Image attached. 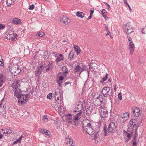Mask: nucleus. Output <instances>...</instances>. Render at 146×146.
<instances>
[{"instance_id": "obj_47", "label": "nucleus", "mask_w": 146, "mask_h": 146, "mask_svg": "<svg viewBox=\"0 0 146 146\" xmlns=\"http://www.w3.org/2000/svg\"><path fill=\"white\" fill-rule=\"evenodd\" d=\"M23 95L24 96H22V98H20L21 99H22L23 100H24V101H25V104H26V102H27V99H26L25 98V94H23Z\"/></svg>"}, {"instance_id": "obj_8", "label": "nucleus", "mask_w": 146, "mask_h": 146, "mask_svg": "<svg viewBox=\"0 0 146 146\" xmlns=\"http://www.w3.org/2000/svg\"><path fill=\"white\" fill-rule=\"evenodd\" d=\"M60 21L66 25H69L71 22L70 19L66 16H63L60 20Z\"/></svg>"}, {"instance_id": "obj_38", "label": "nucleus", "mask_w": 146, "mask_h": 146, "mask_svg": "<svg viewBox=\"0 0 146 146\" xmlns=\"http://www.w3.org/2000/svg\"><path fill=\"white\" fill-rule=\"evenodd\" d=\"M129 113L128 112L125 113H124L123 116L122 117V118L123 119L124 118H127L129 116Z\"/></svg>"}, {"instance_id": "obj_59", "label": "nucleus", "mask_w": 146, "mask_h": 146, "mask_svg": "<svg viewBox=\"0 0 146 146\" xmlns=\"http://www.w3.org/2000/svg\"><path fill=\"white\" fill-rule=\"evenodd\" d=\"M44 134L46 135H47V136H49L50 135V133L48 130H46Z\"/></svg>"}, {"instance_id": "obj_20", "label": "nucleus", "mask_w": 146, "mask_h": 146, "mask_svg": "<svg viewBox=\"0 0 146 146\" xmlns=\"http://www.w3.org/2000/svg\"><path fill=\"white\" fill-rule=\"evenodd\" d=\"M104 126L103 127V130L102 131V133L104 135V136H108V133L107 130V126L106 124L104 123Z\"/></svg>"}, {"instance_id": "obj_48", "label": "nucleus", "mask_w": 146, "mask_h": 146, "mask_svg": "<svg viewBox=\"0 0 146 146\" xmlns=\"http://www.w3.org/2000/svg\"><path fill=\"white\" fill-rule=\"evenodd\" d=\"M5 79H0V87L2 86L3 84L5 82Z\"/></svg>"}, {"instance_id": "obj_49", "label": "nucleus", "mask_w": 146, "mask_h": 146, "mask_svg": "<svg viewBox=\"0 0 146 146\" xmlns=\"http://www.w3.org/2000/svg\"><path fill=\"white\" fill-rule=\"evenodd\" d=\"M64 79V77L63 76H61L59 77V79H58V81H59L62 82H63Z\"/></svg>"}, {"instance_id": "obj_6", "label": "nucleus", "mask_w": 146, "mask_h": 146, "mask_svg": "<svg viewBox=\"0 0 146 146\" xmlns=\"http://www.w3.org/2000/svg\"><path fill=\"white\" fill-rule=\"evenodd\" d=\"M11 72L13 73H15L14 75H18L21 72L20 68L17 66V67L13 66L11 69Z\"/></svg>"}, {"instance_id": "obj_29", "label": "nucleus", "mask_w": 146, "mask_h": 146, "mask_svg": "<svg viewBox=\"0 0 146 146\" xmlns=\"http://www.w3.org/2000/svg\"><path fill=\"white\" fill-rule=\"evenodd\" d=\"M131 125L129 124L128 125V128L127 130V131L131 133V134H133V127H132Z\"/></svg>"}, {"instance_id": "obj_17", "label": "nucleus", "mask_w": 146, "mask_h": 146, "mask_svg": "<svg viewBox=\"0 0 146 146\" xmlns=\"http://www.w3.org/2000/svg\"><path fill=\"white\" fill-rule=\"evenodd\" d=\"M102 72L105 75V76L104 75H103V77L101 80V84H103L104 83V81L107 80L108 77V76L107 73L104 70L103 72Z\"/></svg>"}, {"instance_id": "obj_25", "label": "nucleus", "mask_w": 146, "mask_h": 146, "mask_svg": "<svg viewBox=\"0 0 146 146\" xmlns=\"http://www.w3.org/2000/svg\"><path fill=\"white\" fill-rule=\"evenodd\" d=\"M75 108L78 111H80V112L81 111L83 108V104L82 102L80 103V104L76 106L75 107Z\"/></svg>"}, {"instance_id": "obj_32", "label": "nucleus", "mask_w": 146, "mask_h": 146, "mask_svg": "<svg viewBox=\"0 0 146 146\" xmlns=\"http://www.w3.org/2000/svg\"><path fill=\"white\" fill-rule=\"evenodd\" d=\"M109 97V98L110 100L111 101V102L113 100H115V99L116 96H113V93L112 92H111L110 93Z\"/></svg>"}, {"instance_id": "obj_42", "label": "nucleus", "mask_w": 146, "mask_h": 146, "mask_svg": "<svg viewBox=\"0 0 146 146\" xmlns=\"http://www.w3.org/2000/svg\"><path fill=\"white\" fill-rule=\"evenodd\" d=\"M0 58H1V55H0ZM0 66H4L3 60L2 58H1L0 60Z\"/></svg>"}, {"instance_id": "obj_40", "label": "nucleus", "mask_w": 146, "mask_h": 146, "mask_svg": "<svg viewBox=\"0 0 146 146\" xmlns=\"http://www.w3.org/2000/svg\"><path fill=\"white\" fill-rule=\"evenodd\" d=\"M81 69V67L78 65L76 66L75 68L74 72L75 73L76 72H78Z\"/></svg>"}, {"instance_id": "obj_4", "label": "nucleus", "mask_w": 146, "mask_h": 146, "mask_svg": "<svg viewBox=\"0 0 146 146\" xmlns=\"http://www.w3.org/2000/svg\"><path fill=\"white\" fill-rule=\"evenodd\" d=\"M81 114V111H80L74 116L73 119V122L75 123L76 125L78 124L79 122V118L80 119L81 118L80 116Z\"/></svg>"}, {"instance_id": "obj_19", "label": "nucleus", "mask_w": 146, "mask_h": 146, "mask_svg": "<svg viewBox=\"0 0 146 146\" xmlns=\"http://www.w3.org/2000/svg\"><path fill=\"white\" fill-rule=\"evenodd\" d=\"M44 68V66H43V65H41L40 66H38L37 69L36 70V72L39 74H40L42 72Z\"/></svg>"}, {"instance_id": "obj_5", "label": "nucleus", "mask_w": 146, "mask_h": 146, "mask_svg": "<svg viewBox=\"0 0 146 146\" xmlns=\"http://www.w3.org/2000/svg\"><path fill=\"white\" fill-rule=\"evenodd\" d=\"M92 124H94V129L98 130V131H97V133L94 134L95 137V139H97L96 137H97V134L98 133H99V131L100 130V122H97L94 123H92Z\"/></svg>"}, {"instance_id": "obj_61", "label": "nucleus", "mask_w": 146, "mask_h": 146, "mask_svg": "<svg viewBox=\"0 0 146 146\" xmlns=\"http://www.w3.org/2000/svg\"><path fill=\"white\" fill-rule=\"evenodd\" d=\"M5 27V25H0V30L3 29Z\"/></svg>"}, {"instance_id": "obj_36", "label": "nucleus", "mask_w": 146, "mask_h": 146, "mask_svg": "<svg viewBox=\"0 0 146 146\" xmlns=\"http://www.w3.org/2000/svg\"><path fill=\"white\" fill-rule=\"evenodd\" d=\"M94 105L96 107H99L100 106V100H96L95 102Z\"/></svg>"}, {"instance_id": "obj_64", "label": "nucleus", "mask_w": 146, "mask_h": 146, "mask_svg": "<svg viewBox=\"0 0 146 146\" xmlns=\"http://www.w3.org/2000/svg\"><path fill=\"white\" fill-rule=\"evenodd\" d=\"M47 116L46 115H44L43 116V118L44 120H46V121H47Z\"/></svg>"}, {"instance_id": "obj_12", "label": "nucleus", "mask_w": 146, "mask_h": 146, "mask_svg": "<svg viewBox=\"0 0 146 146\" xmlns=\"http://www.w3.org/2000/svg\"><path fill=\"white\" fill-rule=\"evenodd\" d=\"M129 124L131 125L132 127H134L136 126H138L139 127L140 125V124L138 123L137 121L135 119H131L129 122Z\"/></svg>"}, {"instance_id": "obj_14", "label": "nucleus", "mask_w": 146, "mask_h": 146, "mask_svg": "<svg viewBox=\"0 0 146 146\" xmlns=\"http://www.w3.org/2000/svg\"><path fill=\"white\" fill-rule=\"evenodd\" d=\"M140 110L137 107H135V108L133 110V113L134 115L136 117H139L140 114Z\"/></svg>"}, {"instance_id": "obj_31", "label": "nucleus", "mask_w": 146, "mask_h": 146, "mask_svg": "<svg viewBox=\"0 0 146 146\" xmlns=\"http://www.w3.org/2000/svg\"><path fill=\"white\" fill-rule=\"evenodd\" d=\"M77 16L80 18H83L84 16V14L82 12L78 11L76 13Z\"/></svg>"}, {"instance_id": "obj_24", "label": "nucleus", "mask_w": 146, "mask_h": 146, "mask_svg": "<svg viewBox=\"0 0 146 146\" xmlns=\"http://www.w3.org/2000/svg\"><path fill=\"white\" fill-rule=\"evenodd\" d=\"M12 23L16 25L20 24L21 23V20L17 18H14L11 21Z\"/></svg>"}, {"instance_id": "obj_27", "label": "nucleus", "mask_w": 146, "mask_h": 146, "mask_svg": "<svg viewBox=\"0 0 146 146\" xmlns=\"http://www.w3.org/2000/svg\"><path fill=\"white\" fill-rule=\"evenodd\" d=\"M102 112V113L101 114V118H104L106 117L108 114V111L107 110L105 109V111H103Z\"/></svg>"}, {"instance_id": "obj_3", "label": "nucleus", "mask_w": 146, "mask_h": 146, "mask_svg": "<svg viewBox=\"0 0 146 146\" xmlns=\"http://www.w3.org/2000/svg\"><path fill=\"white\" fill-rule=\"evenodd\" d=\"M14 91V96L19 99L22 98V96H24L23 94H22V91L19 88L14 90L13 91L12 90L11 92L13 93Z\"/></svg>"}, {"instance_id": "obj_21", "label": "nucleus", "mask_w": 146, "mask_h": 146, "mask_svg": "<svg viewBox=\"0 0 146 146\" xmlns=\"http://www.w3.org/2000/svg\"><path fill=\"white\" fill-rule=\"evenodd\" d=\"M54 63V62H52L51 63L49 62V63L47 65V66L48 68L46 69V72H49L50 70H52L53 67V64Z\"/></svg>"}, {"instance_id": "obj_18", "label": "nucleus", "mask_w": 146, "mask_h": 146, "mask_svg": "<svg viewBox=\"0 0 146 146\" xmlns=\"http://www.w3.org/2000/svg\"><path fill=\"white\" fill-rule=\"evenodd\" d=\"M65 142L67 145H69L70 146H74L75 145V144L73 143L72 140L69 138L66 139Z\"/></svg>"}, {"instance_id": "obj_55", "label": "nucleus", "mask_w": 146, "mask_h": 146, "mask_svg": "<svg viewBox=\"0 0 146 146\" xmlns=\"http://www.w3.org/2000/svg\"><path fill=\"white\" fill-rule=\"evenodd\" d=\"M52 93H49L48 94V95L47 96V98L48 99H51V98L52 97Z\"/></svg>"}, {"instance_id": "obj_28", "label": "nucleus", "mask_w": 146, "mask_h": 146, "mask_svg": "<svg viewBox=\"0 0 146 146\" xmlns=\"http://www.w3.org/2000/svg\"><path fill=\"white\" fill-rule=\"evenodd\" d=\"M1 130L2 131H4L3 133L5 134H9L11 133L12 132V131L10 129H7L6 128L5 129H1Z\"/></svg>"}, {"instance_id": "obj_54", "label": "nucleus", "mask_w": 146, "mask_h": 146, "mask_svg": "<svg viewBox=\"0 0 146 146\" xmlns=\"http://www.w3.org/2000/svg\"><path fill=\"white\" fill-rule=\"evenodd\" d=\"M124 132H125V134H126L127 135L126 136L127 137H131L132 135L133 134H131V133H127V132H126L125 131H124Z\"/></svg>"}, {"instance_id": "obj_50", "label": "nucleus", "mask_w": 146, "mask_h": 146, "mask_svg": "<svg viewBox=\"0 0 146 146\" xmlns=\"http://www.w3.org/2000/svg\"><path fill=\"white\" fill-rule=\"evenodd\" d=\"M118 98L120 100H122V98L121 94V92L119 93L118 94Z\"/></svg>"}, {"instance_id": "obj_34", "label": "nucleus", "mask_w": 146, "mask_h": 146, "mask_svg": "<svg viewBox=\"0 0 146 146\" xmlns=\"http://www.w3.org/2000/svg\"><path fill=\"white\" fill-rule=\"evenodd\" d=\"M74 51H71L69 53L68 56V59L70 60H71L73 58L74 54Z\"/></svg>"}, {"instance_id": "obj_45", "label": "nucleus", "mask_w": 146, "mask_h": 146, "mask_svg": "<svg viewBox=\"0 0 146 146\" xmlns=\"http://www.w3.org/2000/svg\"><path fill=\"white\" fill-rule=\"evenodd\" d=\"M131 141L132 142V143L131 146H137L138 144L137 143V141Z\"/></svg>"}, {"instance_id": "obj_41", "label": "nucleus", "mask_w": 146, "mask_h": 146, "mask_svg": "<svg viewBox=\"0 0 146 146\" xmlns=\"http://www.w3.org/2000/svg\"><path fill=\"white\" fill-rule=\"evenodd\" d=\"M123 1L124 3H125V4L128 6V7L129 10L130 11H132V10L131 9L130 5L129 4L127 3V0H123Z\"/></svg>"}, {"instance_id": "obj_11", "label": "nucleus", "mask_w": 146, "mask_h": 146, "mask_svg": "<svg viewBox=\"0 0 146 146\" xmlns=\"http://www.w3.org/2000/svg\"><path fill=\"white\" fill-rule=\"evenodd\" d=\"M89 65L90 70H92L94 71H97V70L98 68L97 67V64L96 63L91 62L90 63Z\"/></svg>"}, {"instance_id": "obj_10", "label": "nucleus", "mask_w": 146, "mask_h": 146, "mask_svg": "<svg viewBox=\"0 0 146 146\" xmlns=\"http://www.w3.org/2000/svg\"><path fill=\"white\" fill-rule=\"evenodd\" d=\"M109 90L110 88H109L105 87L102 89L101 91V93L104 96L107 97L108 96L107 93L109 92Z\"/></svg>"}, {"instance_id": "obj_63", "label": "nucleus", "mask_w": 146, "mask_h": 146, "mask_svg": "<svg viewBox=\"0 0 146 146\" xmlns=\"http://www.w3.org/2000/svg\"><path fill=\"white\" fill-rule=\"evenodd\" d=\"M94 9L93 8H91L90 9V14L92 15L94 12Z\"/></svg>"}, {"instance_id": "obj_15", "label": "nucleus", "mask_w": 146, "mask_h": 146, "mask_svg": "<svg viewBox=\"0 0 146 146\" xmlns=\"http://www.w3.org/2000/svg\"><path fill=\"white\" fill-rule=\"evenodd\" d=\"M66 118L69 123H73V118L71 114L68 113L66 114Z\"/></svg>"}, {"instance_id": "obj_23", "label": "nucleus", "mask_w": 146, "mask_h": 146, "mask_svg": "<svg viewBox=\"0 0 146 146\" xmlns=\"http://www.w3.org/2000/svg\"><path fill=\"white\" fill-rule=\"evenodd\" d=\"M123 27H126V31L125 32H128V31H129V30L132 29V27L130 26V22H128L126 24H124L123 25Z\"/></svg>"}, {"instance_id": "obj_13", "label": "nucleus", "mask_w": 146, "mask_h": 146, "mask_svg": "<svg viewBox=\"0 0 146 146\" xmlns=\"http://www.w3.org/2000/svg\"><path fill=\"white\" fill-rule=\"evenodd\" d=\"M129 44V47L130 50V53L132 54L133 53L134 51L135 46L132 40L128 41Z\"/></svg>"}, {"instance_id": "obj_51", "label": "nucleus", "mask_w": 146, "mask_h": 146, "mask_svg": "<svg viewBox=\"0 0 146 146\" xmlns=\"http://www.w3.org/2000/svg\"><path fill=\"white\" fill-rule=\"evenodd\" d=\"M56 82H57V83L58 84L59 86L60 87H61L62 85V83L63 82H61L59 81H58V79H57V80H56Z\"/></svg>"}, {"instance_id": "obj_58", "label": "nucleus", "mask_w": 146, "mask_h": 146, "mask_svg": "<svg viewBox=\"0 0 146 146\" xmlns=\"http://www.w3.org/2000/svg\"><path fill=\"white\" fill-rule=\"evenodd\" d=\"M34 5H31L29 7V9L30 10H32L34 8Z\"/></svg>"}, {"instance_id": "obj_30", "label": "nucleus", "mask_w": 146, "mask_h": 146, "mask_svg": "<svg viewBox=\"0 0 146 146\" xmlns=\"http://www.w3.org/2000/svg\"><path fill=\"white\" fill-rule=\"evenodd\" d=\"M63 57L62 54H59L56 58V62H58L63 60Z\"/></svg>"}, {"instance_id": "obj_26", "label": "nucleus", "mask_w": 146, "mask_h": 146, "mask_svg": "<svg viewBox=\"0 0 146 146\" xmlns=\"http://www.w3.org/2000/svg\"><path fill=\"white\" fill-rule=\"evenodd\" d=\"M74 47L75 51L76 52L77 54L78 55L80 54V52H81L80 47L78 46H76L74 44Z\"/></svg>"}, {"instance_id": "obj_39", "label": "nucleus", "mask_w": 146, "mask_h": 146, "mask_svg": "<svg viewBox=\"0 0 146 146\" xmlns=\"http://www.w3.org/2000/svg\"><path fill=\"white\" fill-rule=\"evenodd\" d=\"M6 4L8 6H10L11 4H13L12 3V0H7Z\"/></svg>"}, {"instance_id": "obj_62", "label": "nucleus", "mask_w": 146, "mask_h": 146, "mask_svg": "<svg viewBox=\"0 0 146 146\" xmlns=\"http://www.w3.org/2000/svg\"><path fill=\"white\" fill-rule=\"evenodd\" d=\"M58 111H61L62 109V107L60 105H59L58 106Z\"/></svg>"}, {"instance_id": "obj_9", "label": "nucleus", "mask_w": 146, "mask_h": 146, "mask_svg": "<svg viewBox=\"0 0 146 146\" xmlns=\"http://www.w3.org/2000/svg\"><path fill=\"white\" fill-rule=\"evenodd\" d=\"M17 35L15 33H12L11 34H9L6 37V38L7 39H11L12 41L15 40V39L17 38Z\"/></svg>"}, {"instance_id": "obj_16", "label": "nucleus", "mask_w": 146, "mask_h": 146, "mask_svg": "<svg viewBox=\"0 0 146 146\" xmlns=\"http://www.w3.org/2000/svg\"><path fill=\"white\" fill-rule=\"evenodd\" d=\"M94 108L92 107L89 106L87 109L86 111V114L88 116H89L91 113L93 112Z\"/></svg>"}, {"instance_id": "obj_2", "label": "nucleus", "mask_w": 146, "mask_h": 146, "mask_svg": "<svg viewBox=\"0 0 146 146\" xmlns=\"http://www.w3.org/2000/svg\"><path fill=\"white\" fill-rule=\"evenodd\" d=\"M115 123V122H111L109 124L107 129L109 133H113L116 132L117 126Z\"/></svg>"}, {"instance_id": "obj_60", "label": "nucleus", "mask_w": 146, "mask_h": 146, "mask_svg": "<svg viewBox=\"0 0 146 146\" xmlns=\"http://www.w3.org/2000/svg\"><path fill=\"white\" fill-rule=\"evenodd\" d=\"M3 73H1L0 76V79H5V78L3 76Z\"/></svg>"}, {"instance_id": "obj_53", "label": "nucleus", "mask_w": 146, "mask_h": 146, "mask_svg": "<svg viewBox=\"0 0 146 146\" xmlns=\"http://www.w3.org/2000/svg\"><path fill=\"white\" fill-rule=\"evenodd\" d=\"M145 27H146V26H145L144 27L142 28L141 29V32L143 34H144V35H145L146 34L145 33V31L144 30V29H145Z\"/></svg>"}, {"instance_id": "obj_7", "label": "nucleus", "mask_w": 146, "mask_h": 146, "mask_svg": "<svg viewBox=\"0 0 146 146\" xmlns=\"http://www.w3.org/2000/svg\"><path fill=\"white\" fill-rule=\"evenodd\" d=\"M19 82V80H15L11 85V87L14 90L19 88L20 86Z\"/></svg>"}, {"instance_id": "obj_33", "label": "nucleus", "mask_w": 146, "mask_h": 146, "mask_svg": "<svg viewBox=\"0 0 146 146\" xmlns=\"http://www.w3.org/2000/svg\"><path fill=\"white\" fill-rule=\"evenodd\" d=\"M104 11H105L104 9H103L101 11V13L102 14L103 17L105 18V19L106 20H108L109 18L106 15L105 13H106L104 12Z\"/></svg>"}, {"instance_id": "obj_46", "label": "nucleus", "mask_w": 146, "mask_h": 146, "mask_svg": "<svg viewBox=\"0 0 146 146\" xmlns=\"http://www.w3.org/2000/svg\"><path fill=\"white\" fill-rule=\"evenodd\" d=\"M23 134L22 135H21L19 138L16 140V141H15L14 143V144H15V143H16V141H17L18 142H21V139L23 137Z\"/></svg>"}, {"instance_id": "obj_37", "label": "nucleus", "mask_w": 146, "mask_h": 146, "mask_svg": "<svg viewBox=\"0 0 146 146\" xmlns=\"http://www.w3.org/2000/svg\"><path fill=\"white\" fill-rule=\"evenodd\" d=\"M44 56V58L45 59H47L49 58V56L48 55V52L46 51H44L43 52Z\"/></svg>"}, {"instance_id": "obj_57", "label": "nucleus", "mask_w": 146, "mask_h": 146, "mask_svg": "<svg viewBox=\"0 0 146 146\" xmlns=\"http://www.w3.org/2000/svg\"><path fill=\"white\" fill-rule=\"evenodd\" d=\"M137 137V136L136 135H134L133 137V139L131 140V141H136Z\"/></svg>"}, {"instance_id": "obj_44", "label": "nucleus", "mask_w": 146, "mask_h": 146, "mask_svg": "<svg viewBox=\"0 0 146 146\" xmlns=\"http://www.w3.org/2000/svg\"><path fill=\"white\" fill-rule=\"evenodd\" d=\"M44 34L42 32H40L36 34L37 36H39L40 37H42L43 36H44Z\"/></svg>"}, {"instance_id": "obj_1", "label": "nucleus", "mask_w": 146, "mask_h": 146, "mask_svg": "<svg viewBox=\"0 0 146 146\" xmlns=\"http://www.w3.org/2000/svg\"><path fill=\"white\" fill-rule=\"evenodd\" d=\"M94 124L88 119H85L82 122V126L84 129V131H85L90 135H93L95 131L94 126Z\"/></svg>"}, {"instance_id": "obj_35", "label": "nucleus", "mask_w": 146, "mask_h": 146, "mask_svg": "<svg viewBox=\"0 0 146 146\" xmlns=\"http://www.w3.org/2000/svg\"><path fill=\"white\" fill-rule=\"evenodd\" d=\"M134 32V31L133 30H132V31H128V32H126V33L127 35V36L128 40V41H130L132 40V39L131 38L130 36L129 35L131 33L133 32Z\"/></svg>"}, {"instance_id": "obj_56", "label": "nucleus", "mask_w": 146, "mask_h": 146, "mask_svg": "<svg viewBox=\"0 0 146 146\" xmlns=\"http://www.w3.org/2000/svg\"><path fill=\"white\" fill-rule=\"evenodd\" d=\"M46 130V129H40L39 131L40 133L43 134H44L45 133Z\"/></svg>"}, {"instance_id": "obj_52", "label": "nucleus", "mask_w": 146, "mask_h": 146, "mask_svg": "<svg viewBox=\"0 0 146 146\" xmlns=\"http://www.w3.org/2000/svg\"><path fill=\"white\" fill-rule=\"evenodd\" d=\"M107 108L106 107H103L102 106H101V114L102 113V112L103 111H105V109L107 110Z\"/></svg>"}, {"instance_id": "obj_22", "label": "nucleus", "mask_w": 146, "mask_h": 146, "mask_svg": "<svg viewBox=\"0 0 146 146\" xmlns=\"http://www.w3.org/2000/svg\"><path fill=\"white\" fill-rule=\"evenodd\" d=\"M62 70L63 72H60V74L62 75L63 73V75L66 76L67 75V74L68 73L67 68L65 66H63L62 68Z\"/></svg>"}, {"instance_id": "obj_43", "label": "nucleus", "mask_w": 146, "mask_h": 146, "mask_svg": "<svg viewBox=\"0 0 146 146\" xmlns=\"http://www.w3.org/2000/svg\"><path fill=\"white\" fill-rule=\"evenodd\" d=\"M138 128V126H136L135 127V132L134 133V135H136L137 136L138 135V132H137V129Z\"/></svg>"}]
</instances>
